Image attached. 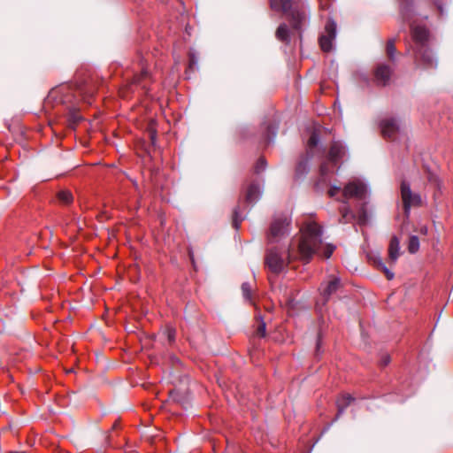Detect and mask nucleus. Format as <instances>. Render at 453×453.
I'll return each mask as SVG.
<instances>
[{
    "instance_id": "aec40b11",
    "label": "nucleus",
    "mask_w": 453,
    "mask_h": 453,
    "mask_svg": "<svg viewBox=\"0 0 453 453\" xmlns=\"http://www.w3.org/2000/svg\"><path fill=\"white\" fill-rule=\"evenodd\" d=\"M275 35L278 40L284 42H289V31H288V26L285 23L280 24L275 32Z\"/></svg>"
},
{
    "instance_id": "1a4fd4ad",
    "label": "nucleus",
    "mask_w": 453,
    "mask_h": 453,
    "mask_svg": "<svg viewBox=\"0 0 453 453\" xmlns=\"http://www.w3.org/2000/svg\"><path fill=\"white\" fill-rule=\"evenodd\" d=\"M380 132L384 138L395 139L400 131L397 120L394 118H386L380 123Z\"/></svg>"
},
{
    "instance_id": "a19ab883",
    "label": "nucleus",
    "mask_w": 453,
    "mask_h": 453,
    "mask_svg": "<svg viewBox=\"0 0 453 453\" xmlns=\"http://www.w3.org/2000/svg\"><path fill=\"white\" fill-rule=\"evenodd\" d=\"M403 19H407V18H406V16H405V14H403Z\"/></svg>"
},
{
    "instance_id": "b1692460",
    "label": "nucleus",
    "mask_w": 453,
    "mask_h": 453,
    "mask_svg": "<svg viewBox=\"0 0 453 453\" xmlns=\"http://www.w3.org/2000/svg\"><path fill=\"white\" fill-rule=\"evenodd\" d=\"M419 249V239L416 235H411L409 238L408 251L411 254H415Z\"/></svg>"
},
{
    "instance_id": "c85d7f7f",
    "label": "nucleus",
    "mask_w": 453,
    "mask_h": 453,
    "mask_svg": "<svg viewBox=\"0 0 453 453\" xmlns=\"http://www.w3.org/2000/svg\"><path fill=\"white\" fill-rule=\"evenodd\" d=\"M242 222V219L239 216V208L236 207L233 211V219L232 224L235 229H238L240 226V223Z\"/></svg>"
},
{
    "instance_id": "4be33fe9",
    "label": "nucleus",
    "mask_w": 453,
    "mask_h": 453,
    "mask_svg": "<svg viewBox=\"0 0 453 453\" xmlns=\"http://www.w3.org/2000/svg\"><path fill=\"white\" fill-rule=\"evenodd\" d=\"M81 116L78 110L71 109L68 112L69 127L74 128L75 126L81 120Z\"/></svg>"
},
{
    "instance_id": "6ab92c4d",
    "label": "nucleus",
    "mask_w": 453,
    "mask_h": 453,
    "mask_svg": "<svg viewBox=\"0 0 453 453\" xmlns=\"http://www.w3.org/2000/svg\"><path fill=\"white\" fill-rule=\"evenodd\" d=\"M370 259L378 269L381 270L385 273L388 280H392L394 278V273L387 268L381 257L374 256L370 257Z\"/></svg>"
},
{
    "instance_id": "473e14b6",
    "label": "nucleus",
    "mask_w": 453,
    "mask_h": 453,
    "mask_svg": "<svg viewBox=\"0 0 453 453\" xmlns=\"http://www.w3.org/2000/svg\"><path fill=\"white\" fill-rule=\"evenodd\" d=\"M340 190H341L340 187L333 186L328 190V196L331 197H334L340 192Z\"/></svg>"
},
{
    "instance_id": "9b49d317",
    "label": "nucleus",
    "mask_w": 453,
    "mask_h": 453,
    "mask_svg": "<svg viewBox=\"0 0 453 453\" xmlns=\"http://www.w3.org/2000/svg\"><path fill=\"white\" fill-rule=\"evenodd\" d=\"M428 36L429 33L426 28L424 27H411V37L413 41V45L411 46V50L412 48H419L423 46L428 45Z\"/></svg>"
},
{
    "instance_id": "a878e982",
    "label": "nucleus",
    "mask_w": 453,
    "mask_h": 453,
    "mask_svg": "<svg viewBox=\"0 0 453 453\" xmlns=\"http://www.w3.org/2000/svg\"><path fill=\"white\" fill-rule=\"evenodd\" d=\"M257 319L258 324L256 329V335L264 338L266 335V325L260 316H258Z\"/></svg>"
},
{
    "instance_id": "5701e85b",
    "label": "nucleus",
    "mask_w": 453,
    "mask_h": 453,
    "mask_svg": "<svg viewBox=\"0 0 453 453\" xmlns=\"http://www.w3.org/2000/svg\"><path fill=\"white\" fill-rule=\"evenodd\" d=\"M57 196L58 201L65 205L70 204L73 200V196L69 190H61L58 193Z\"/></svg>"
},
{
    "instance_id": "0eeeda50",
    "label": "nucleus",
    "mask_w": 453,
    "mask_h": 453,
    "mask_svg": "<svg viewBox=\"0 0 453 453\" xmlns=\"http://www.w3.org/2000/svg\"><path fill=\"white\" fill-rule=\"evenodd\" d=\"M336 35V23L328 19L325 25V32L319 37V45L323 51L329 52L333 49V41Z\"/></svg>"
},
{
    "instance_id": "4468645a",
    "label": "nucleus",
    "mask_w": 453,
    "mask_h": 453,
    "mask_svg": "<svg viewBox=\"0 0 453 453\" xmlns=\"http://www.w3.org/2000/svg\"><path fill=\"white\" fill-rule=\"evenodd\" d=\"M388 262L395 264L400 257V240L397 236H392L388 245Z\"/></svg>"
},
{
    "instance_id": "f257e3e1",
    "label": "nucleus",
    "mask_w": 453,
    "mask_h": 453,
    "mask_svg": "<svg viewBox=\"0 0 453 453\" xmlns=\"http://www.w3.org/2000/svg\"><path fill=\"white\" fill-rule=\"evenodd\" d=\"M300 234L301 236L297 243L296 255L295 254L294 242L289 245L287 259L283 257L278 247L273 246L266 250L265 265L273 273H280L285 270L288 265L296 258L308 263L312 256L319 252L322 246L321 227L315 222H310L301 227Z\"/></svg>"
},
{
    "instance_id": "423d86ee",
    "label": "nucleus",
    "mask_w": 453,
    "mask_h": 453,
    "mask_svg": "<svg viewBox=\"0 0 453 453\" xmlns=\"http://www.w3.org/2000/svg\"><path fill=\"white\" fill-rule=\"evenodd\" d=\"M401 198L403 201L405 215L408 217L411 207L421 205V197L418 194L413 193L410 184L405 180L401 183Z\"/></svg>"
},
{
    "instance_id": "393cba45",
    "label": "nucleus",
    "mask_w": 453,
    "mask_h": 453,
    "mask_svg": "<svg viewBox=\"0 0 453 453\" xmlns=\"http://www.w3.org/2000/svg\"><path fill=\"white\" fill-rule=\"evenodd\" d=\"M241 289H242L243 297L246 300L252 302V291H253L252 285L250 282H243L241 286Z\"/></svg>"
},
{
    "instance_id": "9d476101",
    "label": "nucleus",
    "mask_w": 453,
    "mask_h": 453,
    "mask_svg": "<svg viewBox=\"0 0 453 453\" xmlns=\"http://www.w3.org/2000/svg\"><path fill=\"white\" fill-rule=\"evenodd\" d=\"M393 73V68L387 64H379L374 70V78L378 85L386 86L388 84L391 75Z\"/></svg>"
},
{
    "instance_id": "7c9ffc66",
    "label": "nucleus",
    "mask_w": 453,
    "mask_h": 453,
    "mask_svg": "<svg viewBox=\"0 0 453 453\" xmlns=\"http://www.w3.org/2000/svg\"><path fill=\"white\" fill-rule=\"evenodd\" d=\"M331 172L327 162L322 163L319 167V173L322 177L327 175Z\"/></svg>"
},
{
    "instance_id": "cd10ccee",
    "label": "nucleus",
    "mask_w": 453,
    "mask_h": 453,
    "mask_svg": "<svg viewBox=\"0 0 453 453\" xmlns=\"http://www.w3.org/2000/svg\"><path fill=\"white\" fill-rule=\"evenodd\" d=\"M277 127L274 125H268L266 127L265 139L267 142H270L276 135Z\"/></svg>"
},
{
    "instance_id": "58836bf2",
    "label": "nucleus",
    "mask_w": 453,
    "mask_h": 453,
    "mask_svg": "<svg viewBox=\"0 0 453 453\" xmlns=\"http://www.w3.org/2000/svg\"><path fill=\"white\" fill-rule=\"evenodd\" d=\"M119 426V423L118 421H116L113 425H112V429H116Z\"/></svg>"
},
{
    "instance_id": "ddd939ff",
    "label": "nucleus",
    "mask_w": 453,
    "mask_h": 453,
    "mask_svg": "<svg viewBox=\"0 0 453 453\" xmlns=\"http://www.w3.org/2000/svg\"><path fill=\"white\" fill-rule=\"evenodd\" d=\"M261 195L259 185L252 181L247 187L245 192V202L249 204H254L257 202Z\"/></svg>"
},
{
    "instance_id": "20e7f679",
    "label": "nucleus",
    "mask_w": 453,
    "mask_h": 453,
    "mask_svg": "<svg viewBox=\"0 0 453 453\" xmlns=\"http://www.w3.org/2000/svg\"><path fill=\"white\" fill-rule=\"evenodd\" d=\"M411 50L414 63L417 67L432 69L437 66V59L428 45L419 48H412Z\"/></svg>"
},
{
    "instance_id": "a211bd4d",
    "label": "nucleus",
    "mask_w": 453,
    "mask_h": 453,
    "mask_svg": "<svg viewBox=\"0 0 453 453\" xmlns=\"http://www.w3.org/2000/svg\"><path fill=\"white\" fill-rule=\"evenodd\" d=\"M343 206H342L339 210L341 212V218L339 219V223L341 224H347L350 222L354 219V214L349 210V208L347 205V202L343 201Z\"/></svg>"
},
{
    "instance_id": "c756f323",
    "label": "nucleus",
    "mask_w": 453,
    "mask_h": 453,
    "mask_svg": "<svg viewBox=\"0 0 453 453\" xmlns=\"http://www.w3.org/2000/svg\"><path fill=\"white\" fill-rule=\"evenodd\" d=\"M265 166H266L265 159L263 157H260L255 165L254 171L256 173L258 174L265 169Z\"/></svg>"
},
{
    "instance_id": "f03ea898",
    "label": "nucleus",
    "mask_w": 453,
    "mask_h": 453,
    "mask_svg": "<svg viewBox=\"0 0 453 453\" xmlns=\"http://www.w3.org/2000/svg\"><path fill=\"white\" fill-rule=\"evenodd\" d=\"M270 7L285 14L295 30H300L307 19V12L303 4L294 0H270Z\"/></svg>"
},
{
    "instance_id": "2f4dec72",
    "label": "nucleus",
    "mask_w": 453,
    "mask_h": 453,
    "mask_svg": "<svg viewBox=\"0 0 453 453\" xmlns=\"http://www.w3.org/2000/svg\"><path fill=\"white\" fill-rule=\"evenodd\" d=\"M334 250V246H333V245H326L325 250H324L323 256L326 258H329L331 257V255L333 254Z\"/></svg>"
},
{
    "instance_id": "4c0bfd02",
    "label": "nucleus",
    "mask_w": 453,
    "mask_h": 453,
    "mask_svg": "<svg viewBox=\"0 0 453 453\" xmlns=\"http://www.w3.org/2000/svg\"><path fill=\"white\" fill-rule=\"evenodd\" d=\"M150 139L151 140L152 144H155L156 141V131L155 130H150L149 132Z\"/></svg>"
},
{
    "instance_id": "79ce46f5",
    "label": "nucleus",
    "mask_w": 453,
    "mask_h": 453,
    "mask_svg": "<svg viewBox=\"0 0 453 453\" xmlns=\"http://www.w3.org/2000/svg\"><path fill=\"white\" fill-rule=\"evenodd\" d=\"M10 453H24V452H10Z\"/></svg>"
},
{
    "instance_id": "dca6fc26",
    "label": "nucleus",
    "mask_w": 453,
    "mask_h": 453,
    "mask_svg": "<svg viewBox=\"0 0 453 453\" xmlns=\"http://www.w3.org/2000/svg\"><path fill=\"white\" fill-rule=\"evenodd\" d=\"M355 401V398L349 394L342 395L336 401L337 405V415L335 419H337L344 411L350 405L351 403Z\"/></svg>"
},
{
    "instance_id": "6e6552de",
    "label": "nucleus",
    "mask_w": 453,
    "mask_h": 453,
    "mask_svg": "<svg viewBox=\"0 0 453 453\" xmlns=\"http://www.w3.org/2000/svg\"><path fill=\"white\" fill-rule=\"evenodd\" d=\"M365 185L358 180L349 182L342 190V196L346 202L350 197L363 199L365 196Z\"/></svg>"
},
{
    "instance_id": "39448f33",
    "label": "nucleus",
    "mask_w": 453,
    "mask_h": 453,
    "mask_svg": "<svg viewBox=\"0 0 453 453\" xmlns=\"http://www.w3.org/2000/svg\"><path fill=\"white\" fill-rule=\"evenodd\" d=\"M342 288L341 280L333 275L329 276V279L326 282H322L319 288L321 301L317 303V306L321 310L322 307L326 306L330 297L335 294L340 288Z\"/></svg>"
},
{
    "instance_id": "7ed1b4c3",
    "label": "nucleus",
    "mask_w": 453,
    "mask_h": 453,
    "mask_svg": "<svg viewBox=\"0 0 453 453\" xmlns=\"http://www.w3.org/2000/svg\"><path fill=\"white\" fill-rule=\"evenodd\" d=\"M291 219L286 215H279L273 218L266 233L268 245L279 242L282 238L289 234Z\"/></svg>"
},
{
    "instance_id": "f3484780",
    "label": "nucleus",
    "mask_w": 453,
    "mask_h": 453,
    "mask_svg": "<svg viewBox=\"0 0 453 453\" xmlns=\"http://www.w3.org/2000/svg\"><path fill=\"white\" fill-rule=\"evenodd\" d=\"M150 80V74L145 68H142V72L139 74H135L133 78L131 86L137 85L140 86L143 89H147L148 88V81Z\"/></svg>"
},
{
    "instance_id": "2eb2a0df",
    "label": "nucleus",
    "mask_w": 453,
    "mask_h": 453,
    "mask_svg": "<svg viewBox=\"0 0 453 453\" xmlns=\"http://www.w3.org/2000/svg\"><path fill=\"white\" fill-rule=\"evenodd\" d=\"M313 157V153L307 151L305 155H303L296 168V175L297 177H303L309 172V161Z\"/></svg>"
},
{
    "instance_id": "72a5a7b5",
    "label": "nucleus",
    "mask_w": 453,
    "mask_h": 453,
    "mask_svg": "<svg viewBox=\"0 0 453 453\" xmlns=\"http://www.w3.org/2000/svg\"><path fill=\"white\" fill-rule=\"evenodd\" d=\"M390 362V357L388 355H384L382 357H381V360H380V365L381 366H386L389 364Z\"/></svg>"
},
{
    "instance_id": "412c9836",
    "label": "nucleus",
    "mask_w": 453,
    "mask_h": 453,
    "mask_svg": "<svg viewBox=\"0 0 453 453\" xmlns=\"http://www.w3.org/2000/svg\"><path fill=\"white\" fill-rule=\"evenodd\" d=\"M395 39H389L387 42L386 45V55L389 61L394 63L395 61V55H396V48H395Z\"/></svg>"
},
{
    "instance_id": "f704fd0d",
    "label": "nucleus",
    "mask_w": 453,
    "mask_h": 453,
    "mask_svg": "<svg viewBox=\"0 0 453 453\" xmlns=\"http://www.w3.org/2000/svg\"><path fill=\"white\" fill-rule=\"evenodd\" d=\"M320 346H321V334H318V339L316 343V354L318 355L320 351Z\"/></svg>"
},
{
    "instance_id": "c9c22d12",
    "label": "nucleus",
    "mask_w": 453,
    "mask_h": 453,
    "mask_svg": "<svg viewBox=\"0 0 453 453\" xmlns=\"http://www.w3.org/2000/svg\"><path fill=\"white\" fill-rule=\"evenodd\" d=\"M167 337H168V341H169V342H170V343H172V342L174 341V338H175V333H174V331H173V330H169V331H168Z\"/></svg>"
},
{
    "instance_id": "f8f14e48",
    "label": "nucleus",
    "mask_w": 453,
    "mask_h": 453,
    "mask_svg": "<svg viewBox=\"0 0 453 453\" xmlns=\"http://www.w3.org/2000/svg\"><path fill=\"white\" fill-rule=\"evenodd\" d=\"M345 155V148L340 142H334L329 149L327 155L328 162L335 165L340 161Z\"/></svg>"
},
{
    "instance_id": "ea45409f",
    "label": "nucleus",
    "mask_w": 453,
    "mask_h": 453,
    "mask_svg": "<svg viewBox=\"0 0 453 453\" xmlns=\"http://www.w3.org/2000/svg\"><path fill=\"white\" fill-rule=\"evenodd\" d=\"M438 10L440 11L441 13L442 12L441 6L439 5Z\"/></svg>"
},
{
    "instance_id": "bb28decb",
    "label": "nucleus",
    "mask_w": 453,
    "mask_h": 453,
    "mask_svg": "<svg viewBox=\"0 0 453 453\" xmlns=\"http://www.w3.org/2000/svg\"><path fill=\"white\" fill-rule=\"evenodd\" d=\"M318 143H319V135L314 131L311 133V134L308 140L309 150L307 151L312 152V150L318 145Z\"/></svg>"
},
{
    "instance_id": "e433bc0d",
    "label": "nucleus",
    "mask_w": 453,
    "mask_h": 453,
    "mask_svg": "<svg viewBox=\"0 0 453 453\" xmlns=\"http://www.w3.org/2000/svg\"><path fill=\"white\" fill-rule=\"evenodd\" d=\"M358 221L360 224H365L366 221V214L365 211H363L362 213L359 215Z\"/></svg>"
}]
</instances>
